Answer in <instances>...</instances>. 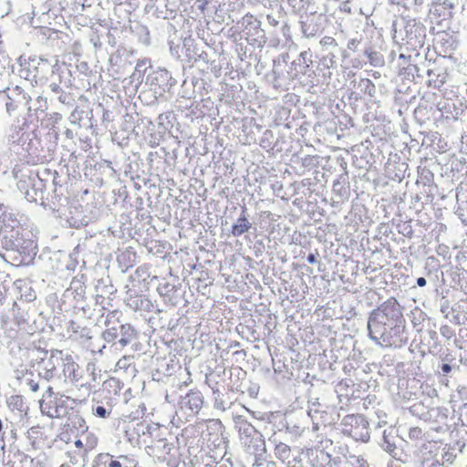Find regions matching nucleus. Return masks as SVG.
<instances>
[{
	"mask_svg": "<svg viewBox=\"0 0 467 467\" xmlns=\"http://www.w3.org/2000/svg\"><path fill=\"white\" fill-rule=\"evenodd\" d=\"M393 326V321L382 309L375 310L368 322V328L370 337L381 344L385 342L388 330Z\"/></svg>",
	"mask_w": 467,
	"mask_h": 467,
	"instance_id": "1",
	"label": "nucleus"
},
{
	"mask_svg": "<svg viewBox=\"0 0 467 467\" xmlns=\"http://www.w3.org/2000/svg\"><path fill=\"white\" fill-rule=\"evenodd\" d=\"M250 228V223L245 217H240L235 224L233 226V234L240 235L245 233Z\"/></svg>",
	"mask_w": 467,
	"mask_h": 467,
	"instance_id": "2",
	"label": "nucleus"
},
{
	"mask_svg": "<svg viewBox=\"0 0 467 467\" xmlns=\"http://www.w3.org/2000/svg\"><path fill=\"white\" fill-rule=\"evenodd\" d=\"M96 411L99 416L105 417L106 410L103 407H98Z\"/></svg>",
	"mask_w": 467,
	"mask_h": 467,
	"instance_id": "3",
	"label": "nucleus"
},
{
	"mask_svg": "<svg viewBox=\"0 0 467 467\" xmlns=\"http://www.w3.org/2000/svg\"><path fill=\"white\" fill-rule=\"evenodd\" d=\"M417 284L420 285V286H424L426 285V280L423 278V277H420L418 278L417 280Z\"/></svg>",
	"mask_w": 467,
	"mask_h": 467,
	"instance_id": "4",
	"label": "nucleus"
},
{
	"mask_svg": "<svg viewBox=\"0 0 467 467\" xmlns=\"http://www.w3.org/2000/svg\"><path fill=\"white\" fill-rule=\"evenodd\" d=\"M450 369H451V368H450V366H449V365H447V364L443 365V367H442V370H443L444 372H449V371H450Z\"/></svg>",
	"mask_w": 467,
	"mask_h": 467,
	"instance_id": "5",
	"label": "nucleus"
},
{
	"mask_svg": "<svg viewBox=\"0 0 467 467\" xmlns=\"http://www.w3.org/2000/svg\"><path fill=\"white\" fill-rule=\"evenodd\" d=\"M80 444H81V442H80L79 441H76V445H77V446H78V445H80Z\"/></svg>",
	"mask_w": 467,
	"mask_h": 467,
	"instance_id": "6",
	"label": "nucleus"
}]
</instances>
